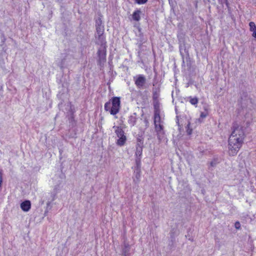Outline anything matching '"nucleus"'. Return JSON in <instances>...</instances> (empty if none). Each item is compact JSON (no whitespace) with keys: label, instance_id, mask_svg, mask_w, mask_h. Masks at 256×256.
Listing matches in <instances>:
<instances>
[{"label":"nucleus","instance_id":"nucleus-1","mask_svg":"<svg viewBox=\"0 0 256 256\" xmlns=\"http://www.w3.org/2000/svg\"><path fill=\"white\" fill-rule=\"evenodd\" d=\"M244 132L241 127L234 128L229 137L228 152L230 156H236L243 143Z\"/></svg>","mask_w":256,"mask_h":256},{"label":"nucleus","instance_id":"nucleus-2","mask_svg":"<svg viewBox=\"0 0 256 256\" xmlns=\"http://www.w3.org/2000/svg\"><path fill=\"white\" fill-rule=\"evenodd\" d=\"M120 105V98L114 97L112 98L111 102H106L104 104V110L109 111L112 115H116L119 112Z\"/></svg>","mask_w":256,"mask_h":256},{"label":"nucleus","instance_id":"nucleus-3","mask_svg":"<svg viewBox=\"0 0 256 256\" xmlns=\"http://www.w3.org/2000/svg\"><path fill=\"white\" fill-rule=\"evenodd\" d=\"M113 128H116L115 132L118 138L116 142V144L119 146H123L126 144L127 138L124 134V132L123 130L120 126H114Z\"/></svg>","mask_w":256,"mask_h":256},{"label":"nucleus","instance_id":"nucleus-4","mask_svg":"<svg viewBox=\"0 0 256 256\" xmlns=\"http://www.w3.org/2000/svg\"><path fill=\"white\" fill-rule=\"evenodd\" d=\"M106 42L102 40L100 44V47L98 52V61L100 65L104 64L106 61Z\"/></svg>","mask_w":256,"mask_h":256},{"label":"nucleus","instance_id":"nucleus-5","mask_svg":"<svg viewBox=\"0 0 256 256\" xmlns=\"http://www.w3.org/2000/svg\"><path fill=\"white\" fill-rule=\"evenodd\" d=\"M134 78L136 85L139 88H142L146 82V78L142 75L134 77Z\"/></svg>","mask_w":256,"mask_h":256},{"label":"nucleus","instance_id":"nucleus-6","mask_svg":"<svg viewBox=\"0 0 256 256\" xmlns=\"http://www.w3.org/2000/svg\"><path fill=\"white\" fill-rule=\"evenodd\" d=\"M96 30L98 34V38L101 44L102 40H105L104 38L102 36L104 32V27L102 26H96Z\"/></svg>","mask_w":256,"mask_h":256},{"label":"nucleus","instance_id":"nucleus-7","mask_svg":"<svg viewBox=\"0 0 256 256\" xmlns=\"http://www.w3.org/2000/svg\"><path fill=\"white\" fill-rule=\"evenodd\" d=\"M154 126L156 131L157 132L158 138L160 140V136H161V135H163L164 134V126L162 124V123H160L154 124Z\"/></svg>","mask_w":256,"mask_h":256},{"label":"nucleus","instance_id":"nucleus-8","mask_svg":"<svg viewBox=\"0 0 256 256\" xmlns=\"http://www.w3.org/2000/svg\"><path fill=\"white\" fill-rule=\"evenodd\" d=\"M31 207V203L30 200H25L20 204V208L24 212H28Z\"/></svg>","mask_w":256,"mask_h":256},{"label":"nucleus","instance_id":"nucleus-9","mask_svg":"<svg viewBox=\"0 0 256 256\" xmlns=\"http://www.w3.org/2000/svg\"><path fill=\"white\" fill-rule=\"evenodd\" d=\"M249 26L250 31L252 32V36L256 38V25L254 22H251L249 23Z\"/></svg>","mask_w":256,"mask_h":256},{"label":"nucleus","instance_id":"nucleus-10","mask_svg":"<svg viewBox=\"0 0 256 256\" xmlns=\"http://www.w3.org/2000/svg\"><path fill=\"white\" fill-rule=\"evenodd\" d=\"M160 123H162V122H161V120H160V112L156 110L154 112V124H160Z\"/></svg>","mask_w":256,"mask_h":256},{"label":"nucleus","instance_id":"nucleus-11","mask_svg":"<svg viewBox=\"0 0 256 256\" xmlns=\"http://www.w3.org/2000/svg\"><path fill=\"white\" fill-rule=\"evenodd\" d=\"M140 13L141 11L140 10H137L135 11L132 14V18L134 20L136 21H139L140 18Z\"/></svg>","mask_w":256,"mask_h":256},{"label":"nucleus","instance_id":"nucleus-12","mask_svg":"<svg viewBox=\"0 0 256 256\" xmlns=\"http://www.w3.org/2000/svg\"><path fill=\"white\" fill-rule=\"evenodd\" d=\"M142 148L137 147L136 148V156H140L142 154Z\"/></svg>","mask_w":256,"mask_h":256},{"label":"nucleus","instance_id":"nucleus-13","mask_svg":"<svg viewBox=\"0 0 256 256\" xmlns=\"http://www.w3.org/2000/svg\"><path fill=\"white\" fill-rule=\"evenodd\" d=\"M208 112L206 109H205L204 112H202L200 115V117L202 118H205L207 116H208Z\"/></svg>","mask_w":256,"mask_h":256},{"label":"nucleus","instance_id":"nucleus-14","mask_svg":"<svg viewBox=\"0 0 256 256\" xmlns=\"http://www.w3.org/2000/svg\"><path fill=\"white\" fill-rule=\"evenodd\" d=\"M190 102L194 105L196 104L198 102V99L196 98H191Z\"/></svg>","mask_w":256,"mask_h":256},{"label":"nucleus","instance_id":"nucleus-15","mask_svg":"<svg viewBox=\"0 0 256 256\" xmlns=\"http://www.w3.org/2000/svg\"><path fill=\"white\" fill-rule=\"evenodd\" d=\"M134 1L135 2L138 4H146L148 0H134Z\"/></svg>","mask_w":256,"mask_h":256},{"label":"nucleus","instance_id":"nucleus-16","mask_svg":"<svg viewBox=\"0 0 256 256\" xmlns=\"http://www.w3.org/2000/svg\"><path fill=\"white\" fill-rule=\"evenodd\" d=\"M190 122H189L186 126V128H187L186 132H187L188 134L189 135L192 134V128H190Z\"/></svg>","mask_w":256,"mask_h":256},{"label":"nucleus","instance_id":"nucleus-17","mask_svg":"<svg viewBox=\"0 0 256 256\" xmlns=\"http://www.w3.org/2000/svg\"><path fill=\"white\" fill-rule=\"evenodd\" d=\"M129 251V248L128 246H126L125 248L123 250L124 254L125 256H127V253Z\"/></svg>","mask_w":256,"mask_h":256},{"label":"nucleus","instance_id":"nucleus-18","mask_svg":"<svg viewBox=\"0 0 256 256\" xmlns=\"http://www.w3.org/2000/svg\"><path fill=\"white\" fill-rule=\"evenodd\" d=\"M102 20L100 18H99L96 22V26H102Z\"/></svg>","mask_w":256,"mask_h":256},{"label":"nucleus","instance_id":"nucleus-19","mask_svg":"<svg viewBox=\"0 0 256 256\" xmlns=\"http://www.w3.org/2000/svg\"><path fill=\"white\" fill-rule=\"evenodd\" d=\"M234 226H235V228H236V229L238 230L240 228V223L238 222H236L235 223Z\"/></svg>","mask_w":256,"mask_h":256},{"label":"nucleus","instance_id":"nucleus-20","mask_svg":"<svg viewBox=\"0 0 256 256\" xmlns=\"http://www.w3.org/2000/svg\"><path fill=\"white\" fill-rule=\"evenodd\" d=\"M2 170H0V188L2 186Z\"/></svg>","mask_w":256,"mask_h":256},{"label":"nucleus","instance_id":"nucleus-21","mask_svg":"<svg viewBox=\"0 0 256 256\" xmlns=\"http://www.w3.org/2000/svg\"><path fill=\"white\" fill-rule=\"evenodd\" d=\"M143 142L142 141H138L137 142V144H136V146L137 147H142V148L143 147Z\"/></svg>","mask_w":256,"mask_h":256},{"label":"nucleus","instance_id":"nucleus-22","mask_svg":"<svg viewBox=\"0 0 256 256\" xmlns=\"http://www.w3.org/2000/svg\"><path fill=\"white\" fill-rule=\"evenodd\" d=\"M210 165H211V166H214L215 164L213 162H210Z\"/></svg>","mask_w":256,"mask_h":256},{"label":"nucleus","instance_id":"nucleus-23","mask_svg":"<svg viewBox=\"0 0 256 256\" xmlns=\"http://www.w3.org/2000/svg\"><path fill=\"white\" fill-rule=\"evenodd\" d=\"M219 0L221 2H226V0Z\"/></svg>","mask_w":256,"mask_h":256},{"label":"nucleus","instance_id":"nucleus-24","mask_svg":"<svg viewBox=\"0 0 256 256\" xmlns=\"http://www.w3.org/2000/svg\"><path fill=\"white\" fill-rule=\"evenodd\" d=\"M138 141H142V140L140 138H138L137 139V142H138Z\"/></svg>","mask_w":256,"mask_h":256}]
</instances>
